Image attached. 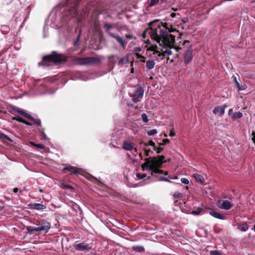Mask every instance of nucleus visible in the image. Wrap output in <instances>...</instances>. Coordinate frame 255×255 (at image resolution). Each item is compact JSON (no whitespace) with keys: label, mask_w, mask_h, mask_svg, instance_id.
Listing matches in <instances>:
<instances>
[{"label":"nucleus","mask_w":255,"mask_h":255,"mask_svg":"<svg viewBox=\"0 0 255 255\" xmlns=\"http://www.w3.org/2000/svg\"><path fill=\"white\" fill-rule=\"evenodd\" d=\"M150 27V36L151 39L156 41L160 46L171 48L175 42V36L170 32L175 30L171 24L160 22L155 19L148 23Z\"/></svg>","instance_id":"nucleus-1"},{"label":"nucleus","mask_w":255,"mask_h":255,"mask_svg":"<svg viewBox=\"0 0 255 255\" xmlns=\"http://www.w3.org/2000/svg\"><path fill=\"white\" fill-rule=\"evenodd\" d=\"M65 61H66V58L64 56L53 51L50 54L44 56L42 60L38 62V65L47 67L51 65V63L58 64Z\"/></svg>","instance_id":"nucleus-2"},{"label":"nucleus","mask_w":255,"mask_h":255,"mask_svg":"<svg viewBox=\"0 0 255 255\" xmlns=\"http://www.w3.org/2000/svg\"><path fill=\"white\" fill-rule=\"evenodd\" d=\"M76 64L81 66L94 65L101 62V59L98 57H86L83 58H76L75 59Z\"/></svg>","instance_id":"nucleus-3"},{"label":"nucleus","mask_w":255,"mask_h":255,"mask_svg":"<svg viewBox=\"0 0 255 255\" xmlns=\"http://www.w3.org/2000/svg\"><path fill=\"white\" fill-rule=\"evenodd\" d=\"M144 90L141 86H138L129 93V96L132 98L134 103H137L141 101L143 96Z\"/></svg>","instance_id":"nucleus-4"},{"label":"nucleus","mask_w":255,"mask_h":255,"mask_svg":"<svg viewBox=\"0 0 255 255\" xmlns=\"http://www.w3.org/2000/svg\"><path fill=\"white\" fill-rule=\"evenodd\" d=\"M145 162L142 164L141 167L143 170H148L151 171V175L154 177H156V174H163L164 173L163 170L159 169V167H154V166H151L149 164V161L147 159H144Z\"/></svg>","instance_id":"nucleus-5"},{"label":"nucleus","mask_w":255,"mask_h":255,"mask_svg":"<svg viewBox=\"0 0 255 255\" xmlns=\"http://www.w3.org/2000/svg\"><path fill=\"white\" fill-rule=\"evenodd\" d=\"M164 155H160L158 156V158L156 157H149L148 158H145V159H147L149 161V164L151 166H154L156 167H161L162 165L165 161H163L164 159Z\"/></svg>","instance_id":"nucleus-6"},{"label":"nucleus","mask_w":255,"mask_h":255,"mask_svg":"<svg viewBox=\"0 0 255 255\" xmlns=\"http://www.w3.org/2000/svg\"><path fill=\"white\" fill-rule=\"evenodd\" d=\"M74 248L77 251H83L85 253L88 252L92 249L91 244H86L84 242L80 243H78V242H76L74 245Z\"/></svg>","instance_id":"nucleus-7"},{"label":"nucleus","mask_w":255,"mask_h":255,"mask_svg":"<svg viewBox=\"0 0 255 255\" xmlns=\"http://www.w3.org/2000/svg\"><path fill=\"white\" fill-rule=\"evenodd\" d=\"M37 225L38 232L45 231L47 233L51 228V224L45 220H42Z\"/></svg>","instance_id":"nucleus-8"},{"label":"nucleus","mask_w":255,"mask_h":255,"mask_svg":"<svg viewBox=\"0 0 255 255\" xmlns=\"http://www.w3.org/2000/svg\"><path fill=\"white\" fill-rule=\"evenodd\" d=\"M217 206L221 209L228 210L233 206V204L228 200H219Z\"/></svg>","instance_id":"nucleus-9"},{"label":"nucleus","mask_w":255,"mask_h":255,"mask_svg":"<svg viewBox=\"0 0 255 255\" xmlns=\"http://www.w3.org/2000/svg\"><path fill=\"white\" fill-rule=\"evenodd\" d=\"M116 27L117 24L116 23H111L107 22H104L103 23V28L104 29L105 32L110 36H111V35L112 34H115L111 32L110 30Z\"/></svg>","instance_id":"nucleus-10"},{"label":"nucleus","mask_w":255,"mask_h":255,"mask_svg":"<svg viewBox=\"0 0 255 255\" xmlns=\"http://www.w3.org/2000/svg\"><path fill=\"white\" fill-rule=\"evenodd\" d=\"M192 50L191 48H189L186 50L184 55V62L185 64L187 65L189 63L192 61Z\"/></svg>","instance_id":"nucleus-11"},{"label":"nucleus","mask_w":255,"mask_h":255,"mask_svg":"<svg viewBox=\"0 0 255 255\" xmlns=\"http://www.w3.org/2000/svg\"><path fill=\"white\" fill-rule=\"evenodd\" d=\"M9 112L13 115H14V112H17L18 113L25 117L26 115L27 114V113H26L23 110H22L17 107L12 105H10L9 106Z\"/></svg>","instance_id":"nucleus-12"},{"label":"nucleus","mask_w":255,"mask_h":255,"mask_svg":"<svg viewBox=\"0 0 255 255\" xmlns=\"http://www.w3.org/2000/svg\"><path fill=\"white\" fill-rule=\"evenodd\" d=\"M111 37L115 38L117 41V42H118L120 44L121 46L124 49H125L128 43V42L127 41L124 40L122 37L118 35L112 34L111 35Z\"/></svg>","instance_id":"nucleus-13"},{"label":"nucleus","mask_w":255,"mask_h":255,"mask_svg":"<svg viewBox=\"0 0 255 255\" xmlns=\"http://www.w3.org/2000/svg\"><path fill=\"white\" fill-rule=\"evenodd\" d=\"M28 208L32 210H41L46 208V206L43 204L30 203L28 205Z\"/></svg>","instance_id":"nucleus-14"},{"label":"nucleus","mask_w":255,"mask_h":255,"mask_svg":"<svg viewBox=\"0 0 255 255\" xmlns=\"http://www.w3.org/2000/svg\"><path fill=\"white\" fill-rule=\"evenodd\" d=\"M64 170H68L72 174H74L75 175L79 174L81 173L82 171V169L81 168H77L74 166H69L63 168Z\"/></svg>","instance_id":"nucleus-15"},{"label":"nucleus","mask_w":255,"mask_h":255,"mask_svg":"<svg viewBox=\"0 0 255 255\" xmlns=\"http://www.w3.org/2000/svg\"><path fill=\"white\" fill-rule=\"evenodd\" d=\"M227 107L226 105H224L222 106L216 107L213 110V113L214 114H219L220 116L223 115L225 113V109Z\"/></svg>","instance_id":"nucleus-16"},{"label":"nucleus","mask_w":255,"mask_h":255,"mask_svg":"<svg viewBox=\"0 0 255 255\" xmlns=\"http://www.w3.org/2000/svg\"><path fill=\"white\" fill-rule=\"evenodd\" d=\"M122 146L124 149L128 151H131L134 148L133 143L128 140H125Z\"/></svg>","instance_id":"nucleus-17"},{"label":"nucleus","mask_w":255,"mask_h":255,"mask_svg":"<svg viewBox=\"0 0 255 255\" xmlns=\"http://www.w3.org/2000/svg\"><path fill=\"white\" fill-rule=\"evenodd\" d=\"M209 214L210 215L214 217V218L221 220H225L226 218L225 215L220 214L218 212H215L214 211H210Z\"/></svg>","instance_id":"nucleus-18"},{"label":"nucleus","mask_w":255,"mask_h":255,"mask_svg":"<svg viewBox=\"0 0 255 255\" xmlns=\"http://www.w3.org/2000/svg\"><path fill=\"white\" fill-rule=\"evenodd\" d=\"M25 118L28 119L34 122L36 124L38 125L39 127H41V121L39 119H35L32 116H31L30 114H28L26 115Z\"/></svg>","instance_id":"nucleus-19"},{"label":"nucleus","mask_w":255,"mask_h":255,"mask_svg":"<svg viewBox=\"0 0 255 255\" xmlns=\"http://www.w3.org/2000/svg\"><path fill=\"white\" fill-rule=\"evenodd\" d=\"M238 229L241 231L246 232L248 230L249 226L246 222L243 224H238Z\"/></svg>","instance_id":"nucleus-20"},{"label":"nucleus","mask_w":255,"mask_h":255,"mask_svg":"<svg viewBox=\"0 0 255 255\" xmlns=\"http://www.w3.org/2000/svg\"><path fill=\"white\" fill-rule=\"evenodd\" d=\"M155 63L152 60L146 61V67L148 70L153 69L155 66Z\"/></svg>","instance_id":"nucleus-21"},{"label":"nucleus","mask_w":255,"mask_h":255,"mask_svg":"<svg viewBox=\"0 0 255 255\" xmlns=\"http://www.w3.org/2000/svg\"><path fill=\"white\" fill-rule=\"evenodd\" d=\"M193 176L197 182H200V183H203L205 181L204 178L203 177V176L200 174H197V173L194 174L193 175Z\"/></svg>","instance_id":"nucleus-22"},{"label":"nucleus","mask_w":255,"mask_h":255,"mask_svg":"<svg viewBox=\"0 0 255 255\" xmlns=\"http://www.w3.org/2000/svg\"><path fill=\"white\" fill-rule=\"evenodd\" d=\"M172 51L170 49H166L163 53H159L158 54V56L160 57L161 59H164V57L165 55L167 56H169L171 55Z\"/></svg>","instance_id":"nucleus-23"},{"label":"nucleus","mask_w":255,"mask_h":255,"mask_svg":"<svg viewBox=\"0 0 255 255\" xmlns=\"http://www.w3.org/2000/svg\"><path fill=\"white\" fill-rule=\"evenodd\" d=\"M243 117V113L241 112H235L231 116V118L233 120H236L238 119L241 118Z\"/></svg>","instance_id":"nucleus-24"},{"label":"nucleus","mask_w":255,"mask_h":255,"mask_svg":"<svg viewBox=\"0 0 255 255\" xmlns=\"http://www.w3.org/2000/svg\"><path fill=\"white\" fill-rule=\"evenodd\" d=\"M132 250L138 253L144 252L145 251L144 248L143 246H133Z\"/></svg>","instance_id":"nucleus-25"},{"label":"nucleus","mask_w":255,"mask_h":255,"mask_svg":"<svg viewBox=\"0 0 255 255\" xmlns=\"http://www.w3.org/2000/svg\"><path fill=\"white\" fill-rule=\"evenodd\" d=\"M0 139H6L9 141L12 142V140L9 138L7 135L0 131Z\"/></svg>","instance_id":"nucleus-26"},{"label":"nucleus","mask_w":255,"mask_h":255,"mask_svg":"<svg viewBox=\"0 0 255 255\" xmlns=\"http://www.w3.org/2000/svg\"><path fill=\"white\" fill-rule=\"evenodd\" d=\"M157 49V46L156 45H152L149 47V48L148 49L149 50L153 51V54H157V55H158L159 52L156 50Z\"/></svg>","instance_id":"nucleus-27"},{"label":"nucleus","mask_w":255,"mask_h":255,"mask_svg":"<svg viewBox=\"0 0 255 255\" xmlns=\"http://www.w3.org/2000/svg\"><path fill=\"white\" fill-rule=\"evenodd\" d=\"M159 0H150V1L148 3L147 7H151L154 5L157 4L159 2Z\"/></svg>","instance_id":"nucleus-28"},{"label":"nucleus","mask_w":255,"mask_h":255,"mask_svg":"<svg viewBox=\"0 0 255 255\" xmlns=\"http://www.w3.org/2000/svg\"><path fill=\"white\" fill-rule=\"evenodd\" d=\"M26 230L28 232H38L37 227H35L33 226H27L26 227Z\"/></svg>","instance_id":"nucleus-29"},{"label":"nucleus","mask_w":255,"mask_h":255,"mask_svg":"<svg viewBox=\"0 0 255 255\" xmlns=\"http://www.w3.org/2000/svg\"><path fill=\"white\" fill-rule=\"evenodd\" d=\"M202 210L203 209L202 208L198 207L196 210L192 211L191 212V214L194 215H199L201 213Z\"/></svg>","instance_id":"nucleus-30"},{"label":"nucleus","mask_w":255,"mask_h":255,"mask_svg":"<svg viewBox=\"0 0 255 255\" xmlns=\"http://www.w3.org/2000/svg\"><path fill=\"white\" fill-rule=\"evenodd\" d=\"M126 62L128 63V59L127 58L126 59H125L124 58H122L119 61V65H120L121 66H123L125 64Z\"/></svg>","instance_id":"nucleus-31"},{"label":"nucleus","mask_w":255,"mask_h":255,"mask_svg":"<svg viewBox=\"0 0 255 255\" xmlns=\"http://www.w3.org/2000/svg\"><path fill=\"white\" fill-rule=\"evenodd\" d=\"M147 145L152 146L153 147L154 150H156V147L155 146V143L152 140H149L147 144L145 143L144 144L145 147H146Z\"/></svg>","instance_id":"nucleus-32"},{"label":"nucleus","mask_w":255,"mask_h":255,"mask_svg":"<svg viewBox=\"0 0 255 255\" xmlns=\"http://www.w3.org/2000/svg\"><path fill=\"white\" fill-rule=\"evenodd\" d=\"M210 255H222V254L219 251H211Z\"/></svg>","instance_id":"nucleus-33"},{"label":"nucleus","mask_w":255,"mask_h":255,"mask_svg":"<svg viewBox=\"0 0 255 255\" xmlns=\"http://www.w3.org/2000/svg\"><path fill=\"white\" fill-rule=\"evenodd\" d=\"M173 196L175 199H177L182 197V194L180 192H176L173 195Z\"/></svg>","instance_id":"nucleus-34"},{"label":"nucleus","mask_w":255,"mask_h":255,"mask_svg":"<svg viewBox=\"0 0 255 255\" xmlns=\"http://www.w3.org/2000/svg\"><path fill=\"white\" fill-rule=\"evenodd\" d=\"M141 119L143 122L146 123L148 122V119L146 114L143 113L141 115Z\"/></svg>","instance_id":"nucleus-35"},{"label":"nucleus","mask_w":255,"mask_h":255,"mask_svg":"<svg viewBox=\"0 0 255 255\" xmlns=\"http://www.w3.org/2000/svg\"><path fill=\"white\" fill-rule=\"evenodd\" d=\"M157 132V130L156 129H152L150 130L147 132V134L149 135H153L156 134Z\"/></svg>","instance_id":"nucleus-36"},{"label":"nucleus","mask_w":255,"mask_h":255,"mask_svg":"<svg viewBox=\"0 0 255 255\" xmlns=\"http://www.w3.org/2000/svg\"><path fill=\"white\" fill-rule=\"evenodd\" d=\"M13 120H15L17 121L18 122H21L23 123L24 121H25V119H23L21 117L19 116H16L13 118Z\"/></svg>","instance_id":"nucleus-37"},{"label":"nucleus","mask_w":255,"mask_h":255,"mask_svg":"<svg viewBox=\"0 0 255 255\" xmlns=\"http://www.w3.org/2000/svg\"><path fill=\"white\" fill-rule=\"evenodd\" d=\"M235 80L236 85L238 89V90L241 91V90H244V89L242 87V86L240 85L239 83L237 81L236 77H235Z\"/></svg>","instance_id":"nucleus-38"},{"label":"nucleus","mask_w":255,"mask_h":255,"mask_svg":"<svg viewBox=\"0 0 255 255\" xmlns=\"http://www.w3.org/2000/svg\"><path fill=\"white\" fill-rule=\"evenodd\" d=\"M169 140L168 139L166 138V139H163L162 142L158 143V144L160 146H161V145H165L166 144H167V143H169Z\"/></svg>","instance_id":"nucleus-39"},{"label":"nucleus","mask_w":255,"mask_h":255,"mask_svg":"<svg viewBox=\"0 0 255 255\" xmlns=\"http://www.w3.org/2000/svg\"><path fill=\"white\" fill-rule=\"evenodd\" d=\"M146 176V174H140V173H137L136 174V177L139 179H143L144 178V177H145Z\"/></svg>","instance_id":"nucleus-40"},{"label":"nucleus","mask_w":255,"mask_h":255,"mask_svg":"<svg viewBox=\"0 0 255 255\" xmlns=\"http://www.w3.org/2000/svg\"><path fill=\"white\" fill-rule=\"evenodd\" d=\"M159 180H162L168 182H172L168 178L164 176H161L160 177Z\"/></svg>","instance_id":"nucleus-41"},{"label":"nucleus","mask_w":255,"mask_h":255,"mask_svg":"<svg viewBox=\"0 0 255 255\" xmlns=\"http://www.w3.org/2000/svg\"><path fill=\"white\" fill-rule=\"evenodd\" d=\"M34 147L39 148L40 149H42L45 148V146L42 144L36 143V144L34 145Z\"/></svg>","instance_id":"nucleus-42"},{"label":"nucleus","mask_w":255,"mask_h":255,"mask_svg":"<svg viewBox=\"0 0 255 255\" xmlns=\"http://www.w3.org/2000/svg\"><path fill=\"white\" fill-rule=\"evenodd\" d=\"M125 37L129 39H135V37L134 36H133V35H131V34H126Z\"/></svg>","instance_id":"nucleus-43"},{"label":"nucleus","mask_w":255,"mask_h":255,"mask_svg":"<svg viewBox=\"0 0 255 255\" xmlns=\"http://www.w3.org/2000/svg\"><path fill=\"white\" fill-rule=\"evenodd\" d=\"M41 136H42V139H46V140L48 139V138L47 137V136L46 135V134L44 132V131H41Z\"/></svg>","instance_id":"nucleus-44"},{"label":"nucleus","mask_w":255,"mask_h":255,"mask_svg":"<svg viewBox=\"0 0 255 255\" xmlns=\"http://www.w3.org/2000/svg\"><path fill=\"white\" fill-rule=\"evenodd\" d=\"M181 181L182 183L185 184H188L189 183V180L185 178H182L181 179Z\"/></svg>","instance_id":"nucleus-45"},{"label":"nucleus","mask_w":255,"mask_h":255,"mask_svg":"<svg viewBox=\"0 0 255 255\" xmlns=\"http://www.w3.org/2000/svg\"><path fill=\"white\" fill-rule=\"evenodd\" d=\"M144 152H145V155L146 156H148L149 155V153H153V151L150 149H145Z\"/></svg>","instance_id":"nucleus-46"},{"label":"nucleus","mask_w":255,"mask_h":255,"mask_svg":"<svg viewBox=\"0 0 255 255\" xmlns=\"http://www.w3.org/2000/svg\"><path fill=\"white\" fill-rule=\"evenodd\" d=\"M150 32V28H147L146 30L144 31L143 32V33L142 34V36L143 37V38H145V37H146V32ZM149 34H150V33H149Z\"/></svg>","instance_id":"nucleus-47"},{"label":"nucleus","mask_w":255,"mask_h":255,"mask_svg":"<svg viewBox=\"0 0 255 255\" xmlns=\"http://www.w3.org/2000/svg\"><path fill=\"white\" fill-rule=\"evenodd\" d=\"M63 186L67 189H74V188L70 185L64 184Z\"/></svg>","instance_id":"nucleus-48"},{"label":"nucleus","mask_w":255,"mask_h":255,"mask_svg":"<svg viewBox=\"0 0 255 255\" xmlns=\"http://www.w3.org/2000/svg\"><path fill=\"white\" fill-rule=\"evenodd\" d=\"M252 140L253 141L254 143L255 144V132L254 131H252Z\"/></svg>","instance_id":"nucleus-49"},{"label":"nucleus","mask_w":255,"mask_h":255,"mask_svg":"<svg viewBox=\"0 0 255 255\" xmlns=\"http://www.w3.org/2000/svg\"><path fill=\"white\" fill-rule=\"evenodd\" d=\"M163 150V148L162 147H156V150H155L157 153H159L161 152V151Z\"/></svg>","instance_id":"nucleus-50"},{"label":"nucleus","mask_w":255,"mask_h":255,"mask_svg":"<svg viewBox=\"0 0 255 255\" xmlns=\"http://www.w3.org/2000/svg\"><path fill=\"white\" fill-rule=\"evenodd\" d=\"M23 124H25L26 125L28 126H32V124L28 121L25 120V121H24Z\"/></svg>","instance_id":"nucleus-51"},{"label":"nucleus","mask_w":255,"mask_h":255,"mask_svg":"<svg viewBox=\"0 0 255 255\" xmlns=\"http://www.w3.org/2000/svg\"><path fill=\"white\" fill-rule=\"evenodd\" d=\"M233 112V110L232 109H230L229 110L228 114H229V115L231 117L233 115V114L234 113Z\"/></svg>","instance_id":"nucleus-52"},{"label":"nucleus","mask_w":255,"mask_h":255,"mask_svg":"<svg viewBox=\"0 0 255 255\" xmlns=\"http://www.w3.org/2000/svg\"><path fill=\"white\" fill-rule=\"evenodd\" d=\"M170 179H178V176H170L169 177Z\"/></svg>","instance_id":"nucleus-53"},{"label":"nucleus","mask_w":255,"mask_h":255,"mask_svg":"<svg viewBox=\"0 0 255 255\" xmlns=\"http://www.w3.org/2000/svg\"><path fill=\"white\" fill-rule=\"evenodd\" d=\"M174 49H175L176 50V51H178L179 49H181L180 47H179V46H173L172 47Z\"/></svg>","instance_id":"nucleus-54"},{"label":"nucleus","mask_w":255,"mask_h":255,"mask_svg":"<svg viewBox=\"0 0 255 255\" xmlns=\"http://www.w3.org/2000/svg\"><path fill=\"white\" fill-rule=\"evenodd\" d=\"M175 135V133L172 131H170V133H169V136H173Z\"/></svg>","instance_id":"nucleus-55"},{"label":"nucleus","mask_w":255,"mask_h":255,"mask_svg":"<svg viewBox=\"0 0 255 255\" xmlns=\"http://www.w3.org/2000/svg\"><path fill=\"white\" fill-rule=\"evenodd\" d=\"M176 16V13L174 12H172L170 14V16L171 17H174Z\"/></svg>","instance_id":"nucleus-56"},{"label":"nucleus","mask_w":255,"mask_h":255,"mask_svg":"<svg viewBox=\"0 0 255 255\" xmlns=\"http://www.w3.org/2000/svg\"><path fill=\"white\" fill-rule=\"evenodd\" d=\"M13 191L14 193H17L18 191V189L17 188H14Z\"/></svg>","instance_id":"nucleus-57"},{"label":"nucleus","mask_w":255,"mask_h":255,"mask_svg":"<svg viewBox=\"0 0 255 255\" xmlns=\"http://www.w3.org/2000/svg\"><path fill=\"white\" fill-rule=\"evenodd\" d=\"M29 143L30 144V145H31L33 146H34V145L36 144V143L33 141H30Z\"/></svg>","instance_id":"nucleus-58"},{"label":"nucleus","mask_w":255,"mask_h":255,"mask_svg":"<svg viewBox=\"0 0 255 255\" xmlns=\"http://www.w3.org/2000/svg\"><path fill=\"white\" fill-rule=\"evenodd\" d=\"M78 42H79V41H77V40H76V41L74 42V46H78Z\"/></svg>","instance_id":"nucleus-59"},{"label":"nucleus","mask_w":255,"mask_h":255,"mask_svg":"<svg viewBox=\"0 0 255 255\" xmlns=\"http://www.w3.org/2000/svg\"><path fill=\"white\" fill-rule=\"evenodd\" d=\"M142 58H143V59L141 60V62H145L146 63V61L145 60V58L144 57H142Z\"/></svg>","instance_id":"nucleus-60"},{"label":"nucleus","mask_w":255,"mask_h":255,"mask_svg":"<svg viewBox=\"0 0 255 255\" xmlns=\"http://www.w3.org/2000/svg\"><path fill=\"white\" fill-rule=\"evenodd\" d=\"M40 129L39 130H40V131L41 132V131H44V128H42V127L41 126V127H40Z\"/></svg>","instance_id":"nucleus-61"},{"label":"nucleus","mask_w":255,"mask_h":255,"mask_svg":"<svg viewBox=\"0 0 255 255\" xmlns=\"http://www.w3.org/2000/svg\"><path fill=\"white\" fill-rule=\"evenodd\" d=\"M79 38H80V35H78L77 37L76 40L79 41Z\"/></svg>","instance_id":"nucleus-62"},{"label":"nucleus","mask_w":255,"mask_h":255,"mask_svg":"<svg viewBox=\"0 0 255 255\" xmlns=\"http://www.w3.org/2000/svg\"><path fill=\"white\" fill-rule=\"evenodd\" d=\"M165 175H167L168 174V172L167 171H165V172H164L163 173Z\"/></svg>","instance_id":"nucleus-63"},{"label":"nucleus","mask_w":255,"mask_h":255,"mask_svg":"<svg viewBox=\"0 0 255 255\" xmlns=\"http://www.w3.org/2000/svg\"><path fill=\"white\" fill-rule=\"evenodd\" d=\"M39 192H43V190H42V189H40L39 190Z\"/></svg>","instance_id":"nucleus-64"}]
</instances>
